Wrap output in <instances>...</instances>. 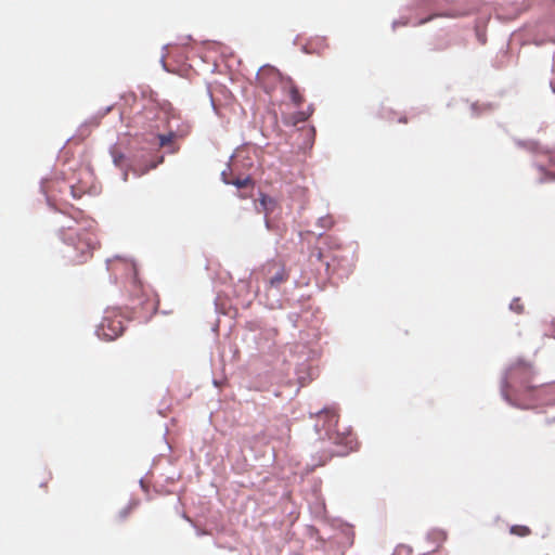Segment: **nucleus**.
<instances>
[{
    "mask_svg": "<svg viewBox=\"0 0 555 555\" xmlns=\"http://www.w3.org/2000/svg\"><path fill=\"white\" fill-rule=\"evenodd\" d=\"M112 156H113L115 165L121 166L124 158H125L124 154L118 152L116 149H114L112 151Z\"/></svg>",
    "mask_w": 555,
    "mask_h": 555,
    "instance_id": "12",
    "label": "nucleus"
},
{
    "mask_svg": "<svg viewBox=\"0 0 555 555\" xmlns=\"http://www.w3.org/2000/svg\"><path fill=\"white\" fill-rule=\"evenodd\" d=\"M86 192V190H82L80 188H77L75 185H72L70 186V193L73 195L74 198H80L81 195Z\"/></svg>",
    "mask_w": 555,
    "mask_h": 555,
    "instance_id": "15",
    "label": "nucleus"
},
{
    "mask_svg": "<svg viewBox=\"0 0 555 555\" xmlns=\"http://www.w3.org/2000/svg\"><path fill=\"white\" fill-rule=\"evenodd\" d=\"M551 179H555V175H552V176H551Z\"/></svg>",
    "mask_w": 555,
    "mask_h": 555,
    "instance_id": "23",
    "label": "nucleus"
},
{
    "mask_svg": "<svg viewBox=\"0 0 555 555\" xmlns=\"http://www.w3.org/2000/svg\"><path fill=\"white\" fill-rule=\"evenodd\" d=\"M511 534L518 535V537H527L531 533V530L527 526L522 525H514L509 529Z\"/></svg>",
    "mask_w": 555,
    "mask_h": 555,
    "instance_id": "9",
    "label": "nucleus"
},
{
    "mask_svg": "<svg viewBox=\"0 0 555 555\" xmlns=\"http://www.w3.org/2000/svg\"><path fill=\"white\" fill-rule=\"evenodd\" d=\"M399 121H400V122H404V124H406V122H408V119H406V117H402V118H400V119H399Z\"/></svg>",
    "mask_w": 555,
    "mask_h": 555,
    "instance_id": "20",
    "label": "nucleus"
},
{
    "mask_svg": "<svg viewBox=\"0 0 555 555\" xmlns=\"http://www.w3.org/2000/svg\"><path fill=\"white\" fill-rule=\"evenodd\" d=\"M222 177H223V181L227 184H233V185L237 186L238 189L246 188V186L251 184V179L248 178V177H246V178H236V179H228L224 171L222 172Z\"/></svg>",
    "mask_w": 555,
    "mask_h": 555,
    "instance_id": "8",
    "label": "nucleus"
},
{
    "mask_svg": "<svg viewBox=\"0 0 555 555\" xmlns=\"http://www.w3.org/2000/svg\"><path fill=\"white\" fill-rule=\"evenodd\" d=\"M282 83H283V91L288 95V98L291 99L292 103L296 107L301 106L304 104V102H305V98L301 94V92L299 91V89L296 86V83L291 78L282 81Z\"/></svg>",
    "mask_w": 555,
    "mask_h": 555,
    "instance_id": "7",
    "label": "nucleus"
},
{
    "mask_svg": "<svg viewBox=\"0 0 555 555\" xmlns=\"http://www.w3.org/2000/svg\"><path fill=\"white\" fill-rule=\"evenodd\" d=\"M263 271L269 276V284L271 287H279L282 283L288 280V272L285 266L278 261H269L263 267Z\"/></svg>",
    "mask_w": 555,
    "mask_h": 555,
    "instance_id": "5",
    "label": "nucleus"
},
{
    "mask_svg": "<svg viewBox=\"0 0 555 555\" xmlns=\"http://www.w3.org/2000/svg\"><path fill=\"white\" fill-rule=\"evenodd\" d=\"M550 163H551L552 165H555V154H552V155L550 156Z\"/></svg>",
    "mask_w": 555,
    "mask_h": 555,
    "instance_id": "18",
    "label": "nucleus"
},
{
    "mask_svg": "<svg viewBox=\"0 0 555 555\" xmlns=\"http://www.w3.org/2000/svg\"><path fill=\"white\" fill-rule=\"evenodd\" d=\"M313 258H315L317 261L322 262L324 260V253L320 248L315 247L310 253V259Z\"/></svg>",
    "mask_w": 555,
    "mask_h": 555,
    "instance_id": "11",
    "label": "nucleus"
},
{
    "mask_svg": "<svg viewBox=\"0 0 555 555\" xmlns=\"http://www.w3.org/2000/svg\"><path fill=\"white\" fill-rule=\"evenodd\" d=\"M312 113H313V108H312V106H308V108H307V111H306V112H300V113L298 114V115H299L298 120H299V121H305V120H307V119L311 116V114H312Z\"/></svg>",
    "mask_w": 555,
    "mask_h": 555,
    "instance_id": "14",
    "label": "nucleus"
},
{
    "mask_svg": "<svg viewBox=\"0 0 555 555\" xmlns=\"http://www.w3.org/2000/svg\"><path fill=\"white\" fill-rule=\"evenodd\" d=\"M130 512V508L128 511H125L122 517H127V514Z\"/></svg>",
    "mask_w": 555,
    "mask_h": 555,
    "instance_id": "21",
    "label": "nucleus"
},
{
    "mask_svg": "<svg viewBox=\"0 0 555 555\" xmlns=\"http://www.w3.org/2000/svg\"><path fill=\"white\" fill-rule=\"evenodd\" d=\"M173 139H175V134L172 132H170L169 134H159L158 135L159 145L162 147L171 145L173 142Z\"/></svg>",
    "mask_w": 555,
    "mask_h": 555,
    "instance_id": "10",
    "label": "nucleus"
},
{
    "mask_svg": "<svg viewBox=\"0 0 555 555\" xmlns=\"http://www.w3.org/2000/svg\"><path fill=\"white\" fill-rule=\"evenodd\" d=\"M337 259H338V256L334 255L332 260L335 261Z\"/></svg>",
    "mask_w": 555,
    "mask_h": 555,
    "instance_id": "22",
    "label": "nucleus"
},
{
    "mask_svg": "<svg viewBox=\"0 0 555 555\" xmlns=\"http://www.w3.org/2000/svg\"><path fill=\"white\" fill-rule=\"evenodd\" d=\"M125 330V318L118 309H107L101 323L98 325L96 335L101 339L114 340Z\"/></svg>",
    "mask_w": 555,
    "mask_h": 555,
    "instance_id": "3",
    "label": "nucleus"
},
{
    "mask_svg": "<svg viewBox=\"0 0 555 555\" xmlns=\"http://www.w3.org/2000/svg\"><path fill=\"white\" fill-rule=\"evenodd\" d=\"M48 201H49L50 205H51L55 210H57V211H60V212H64V214H65V211H64L62 208H60V207H57V206H56V203H55V202H52V197H50V196H49V197H48Z\"/></svg>",
    "mask_w": 555,
    "mask_h": 555,
    "instance_id": "17",
    "label": "nucleus"
},
{
    "mask_svg": "<svg viewBox=\"0 0 555 555\" xmlns=\"http://www.w3.org/2000/svg\"><path fill=\"white\" fill-rule=\"evenodd\" d=\"M75 225L63 227L60 236L65 248L63 257L72 264L87 262L98 246L94 222L85 218L82 211L74 209L70 214Z\"/></svg>",
    "mask_w": 555,
    "mask_h": 555,
    "instance_id": "1",
    "label": "nucleus"
},
{
    "mask_svg": "<svg viewBox=\"0 0 555 555\" xmlns=\"http://www.w3.org/2000/svg\"><path fill=\"white\" fill-rule=\"evenodd\" d=\"M511 309L517 313H521L524 311V306L519 299H514L511 304Z\"/></svg>",
    "mask_w": 555,
    "mask_h": 555,
    "instance_id": "13",
    "label": "nucleus"
},
{
    "mask_svg": "<svg viewBox=\"0 0 555 555\" xmlns=\"http://www.w3.org/2000/svg\"><path fill=\"white\" fill-rule=\"evenodd\" d=\"M532 378L533 371L531 366L519 363L509 367L506 374V384L512 391L524 393L535 388L532 385Z\"/></svg>",
    "mask_w": 555,
    "mask_h": 555,
    "instance_id": "4",
    "label": "nucleus"
},
{
    "mask_svg": "<svg viewBox=\"0 0 555 555\" xmlns=\"http://www.w3.org/2000/svg\"><path fill=\"white\" fill-rule=\"evenodd\" d=\"M257 80L259 85L270 93L273 90V85L280 80V73L273 68H262L258 75Z\"/></svg>",
    "mask_w": 555,
    "mask_h": 555,
    "instance_id": "6",
    "label": "nucleus"
},
{
    "mask_svg": "<svg viewBox=\"0 0 555 555\" xmlns=\"http://www.w3.org/2000/svg\"><path fill=\"white\" fill-rule=\"evenodd\" d=\"M318 416L327 423V427L325 429L327 431L328 438L333 440L334 443L343 446L345 448L344 451L337 452V454L345 455L356 449L357 441L354 439V436L350 431L339 433L337 429H335L338 425L339 418L336 409H323L318 413Z\"/></svg>",
    "mask_w": 555,
    "mask_h": 555,
    "instance_id": "2",
    "label": "nucleus"
},
{
    "mask_svg": "<svg viewBox=\"0 0 555 555\" xmlns=\"http://www.w3.org/2000/svg\"><path fill=\"white\" fill-rule=\"evenodd\" d=\"M325 266H326V271H330L331 262L330 261H325Z\"/></svg>",
    "mask_w": 555,
    "mask_h": 555,
    "instance_id": "19",
    "label": "nucleus"
},
{
    "mask_svg": "<svg viewBox=\"0 0 555 555\" xmlns=\"http://www.w3.org/2000/svg\"><path fill=\"white\" fill-rule=\"evenodd\" d=\"M325 242L331 248L333 247V248L339 249V244L337 243V241L335 238L327 236V237H325Z\"/></svg>",
    "mask_w": 555,
    "mask_h": 555,
    "instance_id": "16",
    "label": "nucleus"
}]
</instances>
